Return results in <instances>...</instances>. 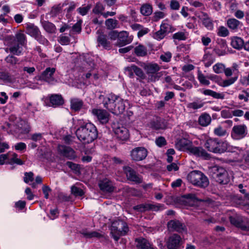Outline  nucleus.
Returning <instances> with one entry per match:
<instances>
[{
  "instance_id": "37998d69",
  "label": "nucleus",
  "mask_w": 249,
  "mask_h": 249,
  "mask_svg": "<svg viewBox=\"0 0 249 249\" xmlns=\"http://www.w3.org/2000/svg\"><path fill=\"white\" fill-rule=\"evenodd\" d=\"M13 41L24 46L27 42L26 36L21 32L18 33L16 35V39Z\"/></svg>"
},
{
  "instance_id": "69168bd1",
  "label": "nucleus",
  "mask_w": 249,
  "mask_h": 249,
  "mask_svg": "<svg viewBox=\"0 0 249 249\" xmlns=\"http://www.w3.org/2000/svg\"><path fill=\"white\" fill-rule=\"evenodd\" d=\"M93 56H91L89 54H87L85 56V59L86 62L89 64V65L91 67V68H93L94 66V63L93 62Z\"/></svg>"
},
{
  "instance_id": "2eb2a0df",
  "label": "nucleus",
  "mask_w": 249,
  "mask_h": 249,
  "mask_svg": "<svg viewBox=\"0 0 249 249\" xmlns=\"http://www.w3.org/2000/svg\"><path fill=\"white\" fill-rule=\"evenodd\" d=\"M189 152L197 157H201L204 159H208L210 157V154L202 147H196L192 145L189 147Z\"/></svg>"
},
{
  "instance_id": "680f3d73",
  "label": "nucleus",
  "mask_w": 249,
  "mask_h": 249,
  "mask_svg": "<svg viewBox=\"0 0 249 249\" xmlns=\"http://www.w3.org/2000/svg\"><path fill=\"white\" fill-rule=\"evenodd\" d=\"M24 181L26 183H29L30 182L33 181L34 180V174L30 172H26L24 174Z\"/></svg>"
},
{
  "instance_id": "a211bd4d",
  "label": "nucleus",
  "mask_w": 249,
  "mask_h": 249,
  "mask_svg": "<svg viewBox=\"0 0 249 249\" xmlns=\"http://www.w3.org/2000/svg\"><path fill=\"white\" fill-rule=\"evenodd\" d=\"M168 229L172 231L184 232L186 231L185 225L178 220H171L168 223Z\"/></svg>"
},
{
  "instance_id": "864d4df0",
  "label": "nucleus",
  "mask_w": 249,
  "mask_h": 249,
  "mask_svg": "<svg viewBox=\"0 0 249 249\" xmlns=\"http://www.w3.org/2000/svg\"><path fill=\"white\" fill-rule=\"evenodd\" d=\"M225 66L221 63H217L214 65L213 67V71L216 73H221L225 70Z\"/></svg>"
},
{
  "instance_id": "c756f323",
  "label": "nucleus",
  "mask_w": 249,
  "mask_h": 249,
  "mask_svg": "<svg viewBox=\"0 0 249 249\" xmlns=\"http://www.w3.org/2000/svg\"><path fill=\"white\" fill-rule=\"evenodd\" d=\"M192 145L190 144V142L186 139L178 140L176 142L175 146L178 150H184L187 149L189 151V147Z\"/></svg>"
},
{
  "instance_id": "b1692460",
  "label": "nucleus",
  "mask_w": 249,
  "mask_h": 249,
  "mask_svg": "<svg viewBox=\"0 0 249 249\" xmlns=\"http://www.w3.org/2000/svg\"><path fill=\"white\" fill-rule=\"evenodd\" d=\"M114 132L117 137L121 140H126L129 136L128 130L123 126L114 127Z\"/></svg>"
},
{
  "instance_id": "aec40b11",
  "label": "nucleus",
  "mask_w": 249,
  "mask_h": 249,
  "mask_svg": "<svg viewBox=\"0 0 249 249\" xmlns=\"http://www.w3.org/2000/svg\"><path fill=\"white\" fill-rule=\"evenodd\" d=\"M125 71L126 74L130 77H133V73L139 77L143 78L144 77V73L142 70L135 65H131L125 68Z\"/></svg>"
},
{
  "instance_id": "774afa93",
  "label": "nucleus",
  "mask_w": 249,
  "mask_h": 249,
  "mask_svg": "<svg viewBox=\"0 0 249 249\" xmlns=\"http://www.w3.org/2000/svg\"><path fill=\"white\" fill-rule=\"evenodd\" d=\"M108 36L110 39L115 40L118 39L119 33L117 31H111L109 32Z\"/></svg>"
},
{
  "instance_id": "a878e982",
  "label": "nucleus",
  "mask_w": 249,
  "mask_h": 249,
  "mask_svg": "<svg viewBox=\"0 0 249 249\" xmlns=\"http://www.w3.org/2000/svg\"><path fill=\"white\" fill-rule=\"evenodd\" d=\"M99 186L100 189L104 192H112L114 190L112 183L107 178L101 180L99 183Z\"/></svg>"
},
{
  "instance_id": "6e6552de",
  "label": "nucleus",
  "mask_w": 249,
  "mask_h": 249,
  "mask_svg": "<svg viewBox=\"0 0 249 249\" xmlns=\"http://www.w3.org/2000/svg\"><path fill=\"white\" fill-rule=\"evenodd\" d=\"M231 224L243 231H249V221L242 216L238 214L230 217Z\"/></svg>"
},
{
  "instance_id": "412c9836",
  "label": "nucleus",
  "mask_w": 249,
  "mask_h": 249,
  "mask_svg": "<svg viewBox=\"0 0 249 249\" xmlns=\"http://www.w3.org/2000/svg\"><path fill=\"white\" fill-rule=\"evenodd\" d=\"M132 38L129 36L128 33L126 31H122L119 33V36L117 40V45L123 46L131 42Z\"/></svg>"
},
{
  "instance_id": "39448f33",
  "label": "nucleus",
  "mask_w": 249,
  "mask_h": 249,
  "mask_svg": "<svg viewBox=\"0 0 249 249\" xmlns=\"http://www.w3.org/2000/svg\"><path fill=\"white\" fill-rule=\"evenodd\" d=\"M215 153L222 154L225 152L237 153L238 154H243V149L239 147L231 145L227 141L218 139Z\"/></svg>"
},
{
  "instance_id": "09e8293b",
  "label": "nucleus",
  "mask_w": 249,
  "mask_h": 249,
  "mask_svg": "<svg viewBox=\"0 0 249 249\" xmlns=\"http://www.w3.org/2000/svg\"><path fill=\"white\" fill-rule=\"evenodd\" d=\"M197 79L200 83L203 85L208 86L210 84L208 76H205L200 71L198 72Z\"/></svg>"
},
{
  "instance_id": "20e7f679",
  "label": "nucleus",
  "mask_w": 249,
  "mask_h": 249,
  "mask_svg": "<svg viewBox=\"0 0 249 249\" xmlns=\"http://www.w3.org/2000/svg\"><path fill=\"white\" fill-rule=\"evenodd\" d=\"M187 179L192 185L200 188H206L209 184L208 178L198 170L190 172L187 176Z\"/></svg>"
},
{
  "instance_id": "393cba45",
  "label": "nucleus",
  "mask_w": 249,
  "mask_h": 249,
  "mask_svg": "<svg viewBox=\"0 0 249 249\" xmlns=\"http://www.w3.org/2000/svg\"><path fill=\"white\" fill-rule=\"evenodd\" d=\"M25 28L26 29V33L34 38L39 34H40L39 28L33 23H26L25 24Z\"/></svg>"
},
{
  "instance_id": "f3484780",
  "label": "nucleus",
  "mask_w": 249,
  "mask_h": 249,
  "mask_svg": "<svg viewBox=\"0 0 249 249\" xmlns=\"http://www.w3.org/2000/svg\"><path fill=\"white\" fill-rule=\"evenodd\" d=\"M163 205L161 204H141L134 207V209L140 212H144L147 210H153L157 211L163 209Z\"/></svg>"
},
{
  "instance_id": "a19ab883",
  "label": "nucleus",
  "mask_w": 249,
  "mask_h": 249,
  "mask_svg": "<svg viewBox=\"0 0 249 249\" xmlns=\"http://www.w3.org/2000/svg\"><path fill=\"white\" fill-rule=\"evenodd\" d=\"M62 4L63 8L67 5L68 6L64 9L67 14H71L78 6L77 4L74 1H69L68 0L65 1Z\"/></svg>"
},
{
  "instance_id": "9b49d317",
  "label": "nucleus",
  "mask_w": 249,
  "mask_h": 249,
  "mask_svg": "<svg viewBox=\"0 0 249 249\" xmlns=\"http://www.w3.org/2000/svg\"><path fill=\"white\" fill-rule=\"evenodd\" d=\"M110 230L111 233L117 232L119 233L124 232V233H126L129 231L127 224L125 222L120 220L113 221L112 223Z\"/></svg>"
},
{
  "instance_id": "ddd939ff",
  "label": "nucleus",
  "mask_w": 249,
  "mask_h": 249,
  "mask_svg": "<svg viewBox=\"0 0 249 249\" xmlns=\"http://www.w3.org/2000/svg\"><path fill=\"white\" fill-rule=\"evenodd\" d=\"M124 170L128 180L135 182L136 183H141L142 181V178L130 167H124Z\"/></svg>"
},
{
  "instance_id": "9d476101",
  "label": "nucleus",
  "mask_w": 249,
  "mask_h": 249,
  "mask_svg": "<svg viewBox=\"0 0 249 249\" xmlns=\"http://www.w3.org/2000/svg\"><path fill=\"white\" fill-rule=\"evenodd\" d=\"M148 152L143 147H137L130 151V157L133 160L139 161L143 160L147 157Z\"/></svg>"
},
{
  "instance_id": "bf43d9fd",
  "label": "nucleus",
  "mask_w": 249,
  "mask_h": 249,
  "mask_svg": "<svg viewBox=\"0 0 249 249\" xmlns=\"http://www.w3.org/2000/svg\"><path fill=\"white\" fill-rule=\"evenodd\" d=\"M171 26L167 22L164 21L160 25V29L166 35L171 32Z\"/></svg>"
},
{
  "instance_id": "f704fd0d",
  "label": "nucleus",
  "mask_w": 249,
  "mask_h": 249,
  "mask_svg": "<svg viewBox=\"0 0 249 249\" xmlns=\"http://www.w3.org/2000/svg\"><path fill=\"white\" fill-rule=\"evenodd\" d=\"M9 154V158L7 159V163L9 164H16L18 165H22L24 164V162L20 159L18 158V155L15 153H12L11 154Z\"/></svg>"
},
{
  "instance_id": "473e14b6",
  "label": "nucleus",
  "mask_w": 249,
  "mask_h": 249,
  "mask_svg": "<svg viewBox=\"0 0 249 249\" xmlns=\"http://www.w3.org/2000/svg\"><path fill=\"white\" fill-rule=\"evenodd\" d=\"M202 93L205 95L211 96L215 99H224L225 98V93L224 92H216L211 89H207L202 91Z\"/></svg>"
},
{
  "instance_id": "49530a36",
  "label": "nucleus",
  "mask_w": 249,
  "mask_h": 249,
  "mask_svg": "<svg viewBox=\"0 0 249 249\" xmlns=\"http://www.w3.org/2000/svg\"><path fill=\"white\" fill-rule=\"evenodd\" d=\"M135 53L138 56H144L147 54V49L144 46L139 45L135 48Z\"/></svg>"
},
{
  "instance_id": "338daca9",
  "label": "nucleus",
  "mask_w": 249,
  "mask_h": 249,
  "mask_svg": "<svg viewBox=\"0 0 249 249\" xmlns=\"http://www.w3.org/2000/svg\"><path fill=\"white\" fill-rule=\"evenodd\" d=\"M6 62L11 65L16 64L18 62L17 58L13 55H8L5 59Z\"/></svg>"
},
{
  "instance_id": "c85d7f7f",
  "label": "nucleus",
  "mask_w": 249,
  "mask_h": 249,
  "mask_svg": "<svg viewBox=\"0 0 249 249\" xmlns=\"http://www.w3.org/2000/svg\"><path fill=\"white\" fill-rule=\"evenodd\" d=\"M227 25L231 30L236 31L242 27L243 24L237 19L234 18H231L227 20Z\"/></svg>"
},
{
  "instance_id": "0eeeda50",
  "label": "nucleus",
  "mask_w": 249,
  "mask_h": 249,
  "mask_svg": "<svg viewBox=\"0 0 249 249\" xmlns=\"http://www.w3.org/2000/svg\"><path fill=\"white\" fill-rule=\"evenodd\" d=\"M146 73L148 75L149 79L151 81L158 80L162 76V72H159L160 67L157 63H143L142 65Z\"/></svg>"
},
{
  "instance_id": "7c9ffc66",
  "label": "nucleus",
  "mask_w": 249,
  "mask_h": 249,
  "mask_svg": "<svg viewBox=\"0 0 249 249\" xmlns=\"http://www.w3.org/2000/svg\"><path fill=\"white\" fill-rule=\"evenodd\" d=\"M97 41L99 45L102 46L104 48L108 50L110 49V42L107 40L106 35L103 34H100L97 37Z\"/></svg>"
},
{
  "instance_id": "f8f14e48",
  "label": "nucleus",
  "mask_w": 249,
  "mask_h": 249,
  "mask_svg": "<svg viewBox=\"0 0 249 249\" xmlns=\"http://www.w3.org/2000/svg\"><path fill=\"white\" fill-rule=\"evenodd\" d=\"M182 244V238L178 234H172L169 237L166 245L169 249H177Z\"/></svg>"
},
{
  "instance_id": "052dcab7",
  "label": "nucleus",
  "mask_w": 249,
  "mask_h": 249,
  "mask_svg": "<svg viewBox=\"0 0 249 249\" xmlns=\"http://www.w3.org/2000/svg\"><path fill=\"white\" fill-rule=\"evenodd\" d=\"M172 53L169 52H165L160 56V59L165 62H168L171 60Z\"/></svg>"
},
{
  "instance_id": "dca6fc26",
  "label": "nucleus",
  "mask_w": 249,
  "mask_h": 249,
  "mask_svg": "<svg viewBox=\"0 0 249 249\" xmlns=\"http://www.w3.org/2000/svg\"><path fill=\"white\" fill-rule=\"evenodd\" d=\"M58 151L62 156L70 160H73L76 157L74 150L69 146L59 145L58 146Z\"/></svg>"
},
{
  "instance_id": "58836bf2",
  "label": "nucleus",
  "mask_w": 249,
  "mask_h": 249,
  "mask_svg": "<svg viewBox=\"0 0 249 249\" xmlns=\"http://www.w3.org/2000/svg\"><path fill=\"white\" fill-rule=\"evenodd\" d=\"M215 61V56L211 53L205 54L202 59V61L206 67H210Z\"/></svg>"
},
{
  "instance_id": "6e6d98bb",
  "label": "nucleus",
  "mask_w": 249,
  "mask_h": 249,
  "mask_svg": "<svg viewBox=\"0 0 249 249\" xmlns=\"http://www.w3.org/2000/svg\"><path fill=\"white\" fill-rule=\"evenodd\" d=\"M213 133L217 136L222 137L226 135L227 131L221 126H218L214 129Z\"/></svg>"
},
{
  "instance_id": "0e129e2a",
  "label": "nucleus",
  "mask_w": 249,
  "mask_h": 249,
  "mask_svg": "<svg viewBox=\"0 0 249 249\" xmlns=\"http://www.w3.org/2000/svg\"><path fill=\"white\" fill-rule=\"evenodd\" d=\"M174 39L178 40H185L186 39V35L185 33L182 32H179L175 33L173 36Z\"/></svg>"
},
{
  "instance_id": "e433bc0d",
  "label": "nucleus",
  "mask_w": 249,
  "mask_h": 249,
  "mask_svg": "<svg viewBox=\"0 0 249 249\" xmlns=\"http://www.w3.org/2000/svg\"><path fill=\"white\" fill-rule=\"evenodd\" d=\"M204 105V102L200 99L196 100L187 105V107L192 110H197L202 108Z\"/></svg>"
},
{
  "instance_id": "423d86ee",
  "label": "nucleus",
  "mask_w": 249,
  "mask_h": 249,
  "mask_svg": "<svg viewBox=\"0 0 249 249\" xmlns=\"http://www.w3.org/2000/svg\"><path fill=\"white\" fill-rule=\"evenodd\" d=\"M213 172V178L216 182L220 183L226 184L230 180L231 176V173L230 174L224 168L219 166H214L212 168Z\"/></svg>"
},
{
  "instance_id": "3c124183",
  "label": "nucleus",
  "mask_w": 249,
  "mask_h": 249,
  "mask_svg": "<svg viewBox=\"0 0 249 249\" xmlns=\"http://www.w3.org/2000/svg\"><path fill=\"white\" fill-rule=\"evenodd\" d=\"M62 8L63 7L62 4L54 5L51 8V10L50 12V15L51 17H56L60 13V12L62 9Z\"/></svg>"
},
{
  "instance_id": "e2e57ef3",
  "label": "nucleus",
  "mask_w": 249,
  "mask_h": 249,
  "mask_svg": "<svg viewBox=\"0 0 249 249\" xmlns=\"http://www.w3.org/2000/svg\"><path fill=\"white\" fill-rule=\"evenodd\" d=\"M38 42L40 44H42L44 45H48L49 44V41L48 40L45 38L44 36H42L40 34L37 35L35 38Z\"/></svg>"
},
{
  "instance_id": "2f4dec72",
  "label": "nucleus",
  "mask_w": 249,
  "mask_h": 249,
  "mask_svg": "<svg viewBox=\"0 0 249 249\" xmlns=\"http://www.w3.org/2000/svg\"><path fill=\"white\" fill-rule=\"evenodd\" d=\"M15 124L18 130V132L20 133H27L29 131L28 125L26 122L20 119L17 120ZM16 131L18 132L17 130Z\"/></svg>"
},
{
  "instance_id": "f03ea898",
  "label": "nucleus",
  "mask_w": 249,
  "mask_h": 249,
  "mask_svg": "<svg viewBox=\"0 0 249 249\" xmlns=\"http://www.w3.org/2000/svg\"><path fill=\"white\" fill-rule=\"evenodd\" d=\"M125 101L120 97L111 93L103 97V104L104 107L112 113L119 114L125 110Z\"/></svg>"
},
{
  "instance_id": "4468645a",
  "label": "nucleus",
  "mask_w": 249,
  "mask_h": 249,
  "mask_svg": "<svg viewBox=\"0 0 249 249\" xmlns=\"http://www.w3.org/2000/svg\"><path fill=\"white\" fill-rule=\"evenodd\" d=\"M92 114L97 118L101 124H106L109 120V113L106 110L100 109H93Z\"/></svg>"
},
{
  "instance_id": "de8ad7c7",
  "label": "nucleus",
  "mask_w": 249,
  "mask_h": 249,
  "mask_svg": "<svg viewBox=\"0 0 249 249\" xmlns=\"http://www.w3.org/2000/svg\"><path fill=\"white\" fill-rule=\"evenodd\" d=\"M141 12L144 16H147L150 15L152 13V7L149 4H145L142 6L141 8Z\"/></svg>"
},
{
  "instance_id": "1a4fd4ad",
  "label": "nucleus",
  "mask_w": 249,
  "mask_h": 249,
  "mask_svg": "<svg viewBox=\"0 0 249 249\" xmlns=\"http://www.w3.org/2000/svg\"><path fill=\"white\" fill-rule=\"evenodd\" d=\"M248 133L247 125L245 124H236L233 126L231 131V137L235 140L244 138Z\"/></svg>"
},
{
  "instance_id": "7ed1b4c3",
  "label": "nucleus",
  "mask_w": 249,
  "mask_h": 249,
  "mask_svg": "<svg viewBox=\"0 0 249 249\" xmlns=\"http://www.w3.org/2000/svg\"><path fill=\"white\" fill-rule=\"evenodd\" d=\"M55 69L53 68H47L41 75H37L33 79V82L29 85L32 89H38L44 82L50 84H53L56 82L53 77Z\"/></svg>"
},
{
  "instance_id": "c9c22d12",
  "label": "nucleus",
  "mask_w": 249,
  "mask_h": 249,
  "mask_svg": "<svg viewBox=\"0 0 249 249\" xmlns=\"http://www.w3.org/2000/svg\"><path fill=\"white\" fill-rule=\"evenodd\" d=\"M83 105V102L78 98H73L71 100V108L75 111H79Z\"/></svg>"
},
{
  "instance_id": "5701e85b",
  "label": "nucleus",
  "mask_w": 249,
  "mask_h": 249,
  "mask_svg": "<svg viewBox=\"0 0 249 249\" xmlns=\"http://www.w3.org/2000/svg\"><path fill=\"white\" fill-rule=\"evenodd\" d=\"M135 241L137 249H154L153 245L145 238H136Z\"/></svg>"
},
{
  "instance_id": "6ab92c4d",
  "label": "nucleus",
  "mask_w": 249,
  "mask_h": 249,
  "mask_svg": "<svg viewBox=\"0 0 249 249\" xmlns=\"http://www.w3.org/2000/svg\"><path fill=\"white\" fill-rule=\"evenodd\" d=\"M198 18L201 20L202 24L208 30L212 31L213 29V23L212 18L204 12H202L199 16Z\"/></svg>"
},
{
  "instance_id": "13d9d810",
  "label": "nucleus",
  "mask_w": 249,
  "mask_h": 249,
  "mask_svg": "<svg viewBox=\"0 0 249 249\" xmlns=\"http://www.w3.org/2000/svg\"><path fill=\"white\" fill-rule=\"evenodd\" d=\"M71 193L75 196H81L84 194L83 191L81 189L75 186H72L71 187Z\"/></svg>"
},
{
  "instance_id": "cd10ccee",
  "label": "nucleus",
  "mask_w": 249,
  "mask_h": 249,
  "mask_svg": "<svg viewBox=\"0 0 249 249\" xmlns=\"http://www.w3.org/2000/svg\"><path fill=\"white\" fill-rule=\"evenodd\" d=\"M231 45L234 49L240 50L243 48L244 41L243 39L238 36H234L230 38Z\"/></svg>"
},
{
  "instance_id": "4c0bfd02",
  "label": "nucleus",
  "mask_w": 249,
  "mask_h": 249,
  "mask_svg": "<svg viewBox=\"0 0 249 249\" xmlns=\"http://www.w3.org/2000/svg\"><path fill=\"white\" fill-rule=\"evenodd\" d=\"M211 120L210 115L207 113L202 114L198 118L199 124L202 126H208L211 123Z\"/></svg>"
},
{
  "instance_id": "8fccbe9b",
  "label": "nucleus",
  "mask_w": 249,
  "mask_h": 249,
  "mask_svg": "<svg viewBox=\"0 0 249 249\" xmlns=\"http://www.w3.org/2000/svg\"><path fill=\"white\" fill-rule=\"evenodd\" d=\"M237 76L231 77L229 79H226L225 80H222L221 79L220 83H219V85L222 87H228L233 84L237 80Z\"/></svg>"
},
{
  "instance_id": "72a5a7b5",
  "label": "nucleus",
  "mask_w": 249,
  "mask_h": 249,
  "mask_svg": "<svg viewBox=\"0 0 249 249\" xmlns=\"http://www.w3.org/2000/svg\"><path fill=\"white\" fill-rule=\"evenodd\" d=\"M41 25L45 31L49 34L55 33L56 31L55 26L48 21H41Z\"/></svg>"
},
{
  "instance_id": "f257e3e1",
  "label": "nucleus",
  "mask_w": 249,
  "mask_h": 249,
  "mask_svg": "<svg viewBox=\"0 0 249 249\" xmlns=\"http://www.w3.org/2000/svg\"><path fill=\"white\" fill-rule=\"evenodd\" d=\"M78 140L85 144L92 142L98 137L96 127L91 123H88L81 125L76 131Z\"/></svg>"
},
{
  "instance_id": "5fc2aeb1",
  "label": "nucleus",
  "mask_w": 249,
  "mask_h": 249,
  "mask_svg": "<svg viewBox=\"0 0 249 249\" xmlns=\"http://www.w3.org/2000/svg\"><path fill=\"white\" fill-rule=\"evenodd\" d=\"M105 9V7L103 4L101 3L98 2L96 4L95 7L92 10V12L93 13L95 14H99L102 15L103 11Z\"/></svg>"
},
{
  "instance_id": "ea45409f",
  "label": "nucleus",
  "mask_w": 249,
  "mask_h": 249,
  "mask_svg": "<svg viewBox=\"0 0 249 249\" xmlns=\"http://www.w3.org/2000/svg\"><path fill=\"white\" fill-rule=\"evenodd\" d=\"M50 101L53 106H60L63 104V100L62 96L58 94L51 95L50 98Z\"/></svg>"
},
{
  "instance_id": "bb28decb",
  "label": "nucleus",
  "mask_w": 249,
  "mask_h": 249,
  "mask_svg": "<svg viewBox=\"0 0 249 249\" xmlns=\"http://www.w3.org/2000/svg\"><path fill=\"white\" fill-rule=\"evenodd\" d=\"M217 138H209L207 139L204 143L205 147L210 152L215 153L216 149Z\"/></svg>"
},
{
  "instance_id": "a18cd8bd",
  "label": "nucleus",
  "mask_w": 249,
  "mask_h": 249,
  "mask_svg": "<svg viewBox=\"0 0 249 249\" xmlns=\"http://www.w3.org/2000/svg\"><path fill=\"white\" fill-rule=\"evenodd\" d=\"M91 6L90 4L83 5L76 9L77 12L82 16L87 15L90 10Z\"/></svg>"
},
{
  "instance_id": "c03bdc74",
  "label": "nucleus",
  "mask_w": 249,
  "mask_h": 249,
  "mask_svg": "<svg viewBox=\"0 0 249 249\" xmlns=\"http://www.w3.org/2000/svg\"><path fill=\"white\" fill-rule=\"evenodd\" d=\"M105 25L108 29L112 30L118 27V21L113 18H108L105 21Z\"/></svg>"
},
{
  "instance_id": "603ef678",
  "label": "nucleus",
  "mask_w": 249,
  "mask_h": 249,
  "mask_svg": "<svg viewBox=\"0 0 249 249\" xmlns=\"http://www.w3.org/2000/svg\"><path fill=\"white\" fill-rule=\"evenodd\" d=\"M82 22V19L78 20L77 22L73 25L71 30V34H79L81 31Z\"/></svg>"
},
{
  "instance_id": "4d7b16f0",
  "label": "nucleus",
  "mask_w": 249,
  "mask_h": 249,
  "mask_svg": "<svg viewBox=\"0 0 249 249\" xmlns=\"http://www.w3.org/2000/svg\"><path fill=\"white\" fill-rule=\"evenodd\" d=\"M217 35L219 36L226 37L229 35V31L226 27L221 26L218 28Z\"/></svg>"
},
{
  "instance_id": "4be33fe9",
  "label": "nucleus",
  "mask_w": 249,
  "mask_h": 249,
  "mask_svg": "<svg viewBox=\"0 0 249 249\" xmlns=\"http://www.w3.org/2000/svg\"><path fill=\"white\" fill-rule=\"evenodd\" d=\"M22 47L23 46H21L20 44L13 41L9 45L8 47L5 49V51L7 53L9 51L15 55H19L21 54L22 52Z\"/></svg>"
},
{
  "instance_id": "79ce46f5",
  "label": "nucleus",
  "mask_w": 249,
  "mask_h": 249,
  "mask_svg": "<svg viewBox=\"0 0 249 249\" xmlns=\"http://www.w3.org/2000/svg\"><path fill=\"white\" fill-rule=\"evenodd\" d=\"M151 127L155 130L163 129L165 128V124L161 119H157L151 122Z\"/></svg>"
}]
</instances>
